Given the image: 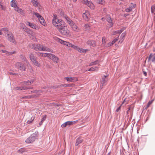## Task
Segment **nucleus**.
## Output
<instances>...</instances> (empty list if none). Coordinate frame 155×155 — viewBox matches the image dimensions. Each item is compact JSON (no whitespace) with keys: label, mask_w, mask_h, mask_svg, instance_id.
<instances>
[{"label":"nucleus","mask_w":155,"mask_h":155,"mask_svg":"<svg viewBox=\"0 0 155 155\" xmlns=\"http://www.w3.org/2000/svg\"><path fill=\"white\" fill-rule=\"evenodd\" d=\"M31 48L35 50L39 51H45L51 52H53V51L46 46L40 44H32L30 46Z\"/></svg>","instance_id":"obj_1"},{"label":"nucleus","mask_w":155,"mask_h":155,"mask_svg":"<svg viewBox=\"0 0 155 155\" xmlns=\"http://www.w3.org/2000/svg\"><path fill=\"white\" fill-rule=\"evenodd\" d=\"M63 17L74 31L76 32H79L80 31V29L67 15H63Z\"/></svg>","instance_id":"obj_2"},{"label":"nucleus","mask_w":155,"mask_h":155,"mask_svg":"<svg viewBox=\"0 0 155 155\" xmlns=\"http://www.w3.org/2000/svg\"><path fill=\"white\" fill-rule=\"evenodd\" d=\"M52 23L53 25L57 28L61 26H64L65 25V23L63 20L58 19L57 17L55 16L52 19Z\"/></svg>","instance_id":"obj_3"},{"label":"nucleus","mask_w":155,"mask_h":155,"mask_svg":"<svg viewBox=\"0 0 155 155\" xmlns=\"http://www.w3.org/2000/svg\"><path fill=\"white\" fill-rule=\"evenodd\" d=\"M58 29L62 35H65L67 37H70V31L67 28L65 23L64 26H63L60 27L59 28H58Z\"/></svg>","instance_id":"obj_4"},{"label":"nucleus","mask_w":155,"mask_h":155,"mask_svg":"<svg viewBox=\"0 0 155 155\" xmlns=\"http://www.w3.org/2000/svg\"><path fill=\"white\" fill-rule=\"evenodd\" d=\"M38 135V131L35 132L32 134L29 137L27 138L25 140V142L27 143H32L37 139Z\"/></svg>","instance_id":"obj_5"},{"label":"nucleus","mask_w":155,"mask_h":155,"mask_svg":"<svg viewBox=\"0 0 155 155\" xmlns=\"http://www.w3.org/2000/svg\"><path fill=\"white\" fill-rule=\"evenodd\" d=\"M15 67L21 71H25L26 67L25 65L21 62H18L15 64Z\"/></svg>","instance_id":"obj_6"},{"label":"nucleus","mask_w":155,"mask_h":155,"mask_svg":"<svg viewBox=\"0 0 155 155\" xmlns=\"http://www.w3.org/2000/svg\"><path fill=\"white\" fill-rule=\"evenodd\" d=\"M82 2L83 4L86 5L91 9H94V4L90 1L88 0H82Z\"/></svg>","instance_id":"obj_7"},{"label":"nucleus","mask_w":155,"mask_h":155,"mask_svg":"<svg viewBox=\"0 0 155 155\" xmlns=\"http://www.w3.org/2000/svg\"><path fill=\"white\" fill-rule=\"evenodd\" d=\"M8 40L12 42L14 44L16 43V42L15 40L13 34L11 32H9L7 35Z\"/></svg>","instance_id":"obj_8"},{"label":"nucleus","mask_w":155,"mask_h":155,"mask_svg":"<svg viewBox=\"0 0 155 155\" xmlns=\"http://www.w3.org/2000/svg\"><path fill=\"white\" fill-rule=\"evenodd\" d=\"M33 82L32 80H28L27 81L24 82L23 83V85H24V88L25 90L32 89V87H26V85H31Z\"/></svg>","instance_id":"obj_9"},{"label":"nucleus","mask_w":155,"mask_h":155,"mask_svg":"<svg viewBox=\"0 0 155 155\" xmlns=\"http://www.w3.org/2000/svg\"><path fill=\"white\" fill-rule=\"evenodd\" d=\"M26 25H28L31 28L36 30H38L39 29V27L36 25L34 23H31L29 21H27L25 22Z\"/></svg>","instance_id":"obj_10"},{"label":"nucleus","mask_w":155,"mask_h":155,"mask_svg":"<svg viewBox=\"0 0 155 155\" xmlns=\"http://www.w3.org/2000/svg\"><path fill=\"white\" fill-rule=\"evenodd\" d=\"M83 17L85 21H88L91 18L89 12L88 11H86L85 13L83 14Z\"/></svg>","instance_id":"obj_11"},{"label":"nucleus","mask_w":155,"mask_h":155,"mask_svg":"<svg viewBox=\"0 0 155 155\" xmlns=\"http://www.w3.org/2000/svg\"><path fill=\"white\" fill-rule=\"evenodd\" d=\"M64 79H66L68 81L71 82H75L78 81V79L77 77H65Z\"/></svg>","instance_id":"obj_12"},{"label":"nucleus","mask_w":155,"mask_h":155,"mask_svg":"<svg viewBox=\"0 0 155 155\" xmlns=\"http://www.w3.org/2000/svg\"><path fill=\"white\" fill-rule=\"evenodd\" d=\"M86 43L87 45L93 47H95L96 46V42L94 40H89L87 41Z\"/></svg>","instance_id":"obj_13"},{"label":"nucleus","mask_w":155,"mask_h":155,"mask_svg":"<svg viewBox=\"0 0 155 155\" xmlns=\"http://www.w3.org/2000/svg\"><path fill=\"white\" fill-rule=\"evenodd\" d=\"M50 59H51L54 62L57 63L58 62L59 58H58L54 54H51V56H50Z\"/></svg>","instance_id":"obj_14"},{"label":"nucleus","mask_w":155,"mask_h":155,"mask_svg":"<svg viewBox=\"0 0 155 155\" xmlns=\"http://www.w3.org/2000/svg\"><path fill=\"white\" fill-rule=\"evenodd\" d=\"M83 141V140L82 139L81 137H79L76 140V143L75 145L76 146H78L79 144L82 143Z\"/></svg>","instance_id":"obj_15"},{"label":"nucleus","mask_w":155,"mask_h":155,"mask_svg":"<svg viewBox=\"0 0 155 155\" xmlns=\"http://www.w3.org/2000/svg\"><path fill=\"white\" fill-rule=\"evenodd\" d=\"M73 122L70 121H67L64 124H62L61 125V127H66L67 126H70V125H72L73 124Z\"/></svg>","instance_id":"obj_16"},{"label":"nucleus","mask_w":155,"mask_h":155,"mask_svg":"<svg viewBox=\"0 0 155 155\" xmlns=\"http://www.w3.org/2000/svg\"><path fill=\"white\" fill-rule=\"evenodd\" d=\"M51 54L50 53H38V55L40 56L43 57H48L50 58V56H51Z\"/></svg>","instance_id":"obj_17"},{"label":"nucleus","mask_w":155,"mask_h":155,"mask_svg":"<svg viewBox=\"0 0 155 155\" xmlns=\"http://www.w3.org/2000/svg\"><path fill=\"white\" fill-rule=\"evenodd\" d=\"M107 80L106 76H104L102 77L101 81V84H102V86L104 85L105 83L107 82Z\"/></svg>","instance_id":"obj_18"},{"label":"nucleus","mask_w":155,"mask_h":155,"mask_svg":"<svg viewBox=\"0 0 155 155\" xmlns=\"http://www.w3.org/2000/svg\"><path fill=\"white\" fill-rule=\"evenodd\" d=\"M56 40L57 41L61 43V44H63V45H66V46H67V44L68 43V42L63 41V40L60 38H58L56 39Z\"/></svg>","instance_id":"obj_19"},{"label":"nucleus","mask_w":155,"mask_h":155,"mask_svg":"<svg viewBox=\"0 0 155 155\" xmlns=\"http://www.w3.org/2000/svg\"><path fill=\"white\" fill-rule=\"evenodd\" d=\"M107 22L110 24V27H112L113 24L112 23V19L109 16H107Z\"/></svg>","instance_id":"obj_20"},{"label":"nucleus","mask_w":155,"mask_h":155,"mask_svg":"<svg viewBox=\"0 0 155 155\" xmlns=\"http://www.w3.org/2000/svg\"><path fill=\"white\" fill-rule=\"evenodd\" d=\"M126 34L125 33H123L121 35L120 38V40L119 41V43H122L124 40V38L125 36L126 35Z\"/></svg>","instance_id":"obj_21"},{"label":"nucleus","mask_w":155,"mask_h":155,"mask_svg":"<svg viewBox=\"0 0 155 155\" xmlns=\"http://www.w3.org/2000/svg\"><path fill=\"white\" fill-rule=\"evenodd\" d=\"M15 10L22 15L24 14L23 10L17 6L15 9Z\"/></svg>","instance_id":"obj_22"},{"label":"nucleus","mask_w":155,"mask_h":155,"mask_svg":"<svg viewBox=\"0 0 155 155\" xmlns=\"http://www.w3.org/2000/svg\"><path fill=\"white\" fill-rule=\"evenodd\" d=\"M29 58L30 60L32 63L36 60V58L34 54L32 53L30 54Z\"/></svg>","instance_id":"obj_23"},{"label":"nucleus","mask_w":155,"mask_h":155,"mask_svg":"<svg viewBox=\"0 0 155 155\" xmlns=\"http://www.w3.org/2000/svg\"><path fill=\"white\" fill-rule=\"evenodd\" d=\"M11 5L12 7L15 8L17 6L16 3V1L15 0H12L11 1Z\"/></svg>","instance_id":"obj_24"},{"label":"nucleus","mask_w":155,"mask_h":155,"mask_svg":"<svg viewBox=\"0 0 155 155\" xmlns=\"http://www.w3.org/2000/svg\"><path fill=\"white\" fill-rule=\"evenodd\" d=\"M152 57V58L151 59L152 61L153 62H155V54H154L152 56V54H150L148 58L149 60H150Z\"/></svg>","instance_id":"obj_25"},{"label":"nucleus","mask_w":155,"mask_h":155,"mask_svg":"<svg viewBox=\"0 0 155 155\" xmlns=\"http://www.w3.org/2000/svg\"><path fill=\"white\" fill-rule=\"evenodd\" d=\"M15 90H24L25 89L24 88V86L21 87H16L14 88Z\"/></svg>","instance_id":"obj_26"},{"label":"nucleus","mask_w":155,"mask_h":155,"mask_svg":"<svg viewBox=\"0 0 155 155\" xmlns=\"http://www.w3.org/2000/svg\"><path fill=\"white\" fill-rule=\"evenodd\" d=\"M87 51V49H84L82 48H79L78 51L81 53H85Z\"/></svg>","instance_id":"obj_27"},{"label":"nucleus","mask_w":155,"mask_h":155,"mask_svg":"<svg viewBox=\"0 0 155 155\" xmlns=\"http://www.w3.org/2000/svg\"><path fill=\"white\" fill-rule=\"evenodd\" d=\"M31 2L33 5L35 7H37L39 4V3L35 0H31Z\"/></svg>","instance_id":"obj_28"},{"label":"nucleus","mask_w":155,"mask_h":155,"mask_svg":"<svg viewBox=\"0 0 155 155\" xmlns=\"http://www.w3.org/2000/svg\"><path fill=\"white\" fill-rule=\"evenodd\" d=\"M99 61L98 60H96L90 63L89 64V66H92L96 65L99 63Z\"/></svg>","instance_id":"obj_29"},{"label":"nucleus","mask_w":155,"mask_h":155,"mask_svg":"<svg viewBox=\"0 0 155 155\" xmlns=\"http://www.w3.org/2000/svg\"><path fill=\"white\" fill-rule=\"evenodd\" d=\"M41 24L43 25V26H45L46 24L45 23V21L43 18L41 19H40L39 20Z\"/></svg>","instance_id":"obj_30"},{"label":"nucleus","mask_w":155,"mask_h":155,"mask_svg":"<svg viewBox=\"0 0 155 155\" xmlns=\"http://www.w3.org/2000/svg\"><path fill=\"white\" fill-rule=\"evenodd\" d=\"M84 27L85 29V30L86 31H88L90 29V27L89 25L88 24H86L84 25Z\"/></svg>","instance_id":"obj_31"},{"label":"nucleus","mask_w":155,"mask_h":155,"mask_svg":"<svg viewBox=\"0 0 155 155\" xmlns=\"http://www.w3.org/2000/svg\"><path fill=\"white\" fill-rule=\"evenodd\" d=\"M2 30L4 31L5 35H7L8 33L9 32H10V31H8L7 28H2Z\"/></svg>","instance_id":"obj_32"},{"label":"nucleus","mask_w":155,"mask_h":155,"mask_svg":"<svg viewBox=\"0 0 155 155\" xmlns=\"http://www.w3.org/2000/svg\"><path fill=\"white\" fill-rule=\"evenodd\" d=\"M96 2L97 3L103 5L104 4L105 2L104 0H96Z\"/></svg>","instance_id":"obj_33"},{"label":"nucleus","mask_w":155,"mask_h":155,"mask_svg":"<svg viewBox=\"0 0 155 155\" xmlns=\"http://www.w3.org/2000/svg\"><path fill=\"white\" fill-rule=\"evenodd\" d=\"M33 63L37 67H39L41 65L36 60L34 61Z\"/></svg>","instance_id":"obj_34"},{"label":"nucleus","mask_w":155,"mask_h":155,"mask_svg":"<svg viewBox=\"0 0 155 155\" xmlns=\"http://www.w3.org/2000/svg\"><path fill=\"white\" fill-rule=\"evenodd\" d=\"M73 85V84H61V86L62 87H72Z\"/></svg>","instance_id":"obj_35"},{"label":"nucleus","mask_w":155,"mask_h":155,"mask_svg":"<svg viewBox=\"0 0 155 155\" xmlns=\"http://www.w3.org/2000/svg\"><path fill=\"white\" fill-rule=\"evenodd\" d=\"M106 38L105 37H104L102 38V44L105 47V45H106L105 44L106 43Z\"/></svg>","instance_id":"obj_36"},{"label":"nucleus","mask_w":155,"mask_h":155,"mask_svg":"<svg viewBox=\"0 0 155 155\" xmlns=\"http://www.w3.org/2000/svg\"><path fill=\"white\" fill-rule=\"evenodd\" d=\"M98 69V68L97 67H92L91 68V71H97Z\"/></svg>","instance_id":"obj_37"},{"label":"nucleus","mask_w":155,"mask_h":155,"mask_svg":"<svg viewBox=\"0 0 155 155\" xmlns=\"http://www.w3.org/2000/svg\"><path fill=\"white\" fill-rule=\"evenodd\" d=\"M20 25L21 28L23 29H25L26 28V26L23 23H20Z\"/></svg>","instance_id":"obj_38"},{"label":"nucleus","mask_w":155,"mask_h":155,"mask_svg":"<svg viewBox=\"0 0 155 155\" xmlns=\"http://www.w3.org/2000/svg\"><path fill=\"white\" fill-rule=\"evenodd\" d=\"M151 12L155 14V8L154 6H152L151 7Z\"/></svg>","instance_id":"obj_39"},{"label":"nucleus","mask_w":155,"mask_h":155,"mask_svg":"<svg viewBox=\"0 0 155 155\" xmlns=\"http://www.w3.org/2000/svg\"><path fill=\"white\" fill-rule=\"evenodd\" d=\"M113 45V43L112 42H110L108 44H107L105 45V47H110V46Z\"/></svg>","instance_id":"obj_40"},{"label":"nucleus","mask_w":155,"mask_h":155,"mask_svg":"<svg viewBox=\"0 0 155 155\" xmlns=\"http://www.w3.org/2000/svg\"><path fill=\"white\" fill-rule=\"evenodd\" d=\"M0 6H1L0 8L2 10L5 11V7L2 5V3L1 2H0Z\"/></svg>","instance_id":"obj_41"},{"label":"nucleus","mask_w":155,"mask_h":155,"mask_svg":"<svg viewBox=\"0 0 155 155\" xmlns=\"http://www.w3.org/2000/svg\"><path fill=\"white\" fill-rule=\"evenodd\" d=\"M119 36L117 37L116 38H115L112 41L113 44L115 43L118 40V38Z\"/></svg>","instance_id":"obj_42"},{"label":"nucleus","mask_w":155,"mask_h":155,"mask_svg":"<svg viewBox=\"0 0 155 155\" xmlns=\"http://www.w3.org/2000/svg\"><path fill=\"white\" fill-rule=\"evenodd\" d=\"M34 118H35L34 117H32L31 118V120H28L27 121V123H28V124H30L31 123V122H32V121L34 120Z\"/></svg>","instance_id":"obj_43"},{"label":"nucleus","mask_w":155,"mask_h":155,"mask_svg":"<svg viewBox=\"0 0 155 155\" xmlns=\"http://www.w3.org/2000/svg\"><path fill=\"white\" fill-rule=\"evenodd\" d=\"M25 151V150L24 148H21L18 150V152H20L21 153H23Z\"/></svg>","instance_id":"obj_44"},{"label":"nucleus","mask_w":155,"mask_h":155,"mask_svg":"<svg viewBox=\"0 0 155 155\" xmlns=\"http://www.w3.org/2000/svg\"><path fill=\"white\" fill-rule=\"evenodd\" d=\"M72 48L77 50V51H78V49H79V48L77 46H75L73 45V46H72Z\"/></svg>","instance_id":"obj_45"},{"label":"nucleus","mask_w":155,"mask_h":155,"mask_svg":"<svg viewBox=\"0 0 155 155\" xmlns=\"http://www.w3.org/2000/svg\"><path fill=\"white\" fill-rule=\"evenodd\" d=\"M153 101H149L146 107V108H147L148 107H149V106H150V105L152 103Z\"/></svg>","instance_id":"obj_46"},{"label":"nucleus","mask_w":155,"mask_h":155,"mask_svg":"<svg viewBox=\"0 0 155 155\" xmlns=\"http://www.w3.org/2000/svg\"><path fill=\"white\" fill-rule=\"evenodd\" d=\"M0 52L3 53H5L7 54H8V52L7 51L3 50H0Z\"/></svg>","instance_id":"obj_47"},{"label":"nucleus","mask_w":155,"mask_h":155,"mask_svg":"<svg viewBox=\"0 0 155 155\" xmlns=\"http://www.w3.org/2000/svg\"><path fill=\"white\" fill-rule=\"evenodd\" d=\"M46 115H45L44 116H43V117L41 119V121L43 122L46 119Z\"/></svg>","instance_id":"obj_48"},{"label":"nucleus","mask_w":155,"mask_h":155,"mask_svg":"<svg viewBox=\"0 0 155 155\" xmlns=\"http://www.w3.org/2000/svg\"><path fill=\"white\" fill-rule=\"evenodd\" d=\"M132 10V8L131 7H129V8L126 9L125 11L127 12H129Z\"/></svg>","instance_id":"obj_49"},{"label":"nucleus","mask_w":155,"mask_h":155,"mask_svg":"<svg viewBox=\"0 0 155 155\" xmlns=\"http://www.w3.org/2000/svg\"><path fill=\"white\" fill-rule=\"evenodd\" d=\"M34 15H35V16L37 18H38L39 15V13H37V12H34Z\"/></svg>","instance_id":"obj_50"},{"label":"nucleus","mask_w":155,"mask_h":155,"mask_svg":"<svg viewBox=\"0 0 155 155\" xmlns=\"http://www.w3.org/2000/svg\"><path fill=\"white\" fill-rule=\"evenodd\" d=\"M73 45L72 44L70 43L69 42H68L67 44V46L69 47H71L72 48V46H73Z\"/></svg>","instance_id":"obj_51"},{"label":"nucleus","mask_w":155,"mask_h":155,"mask_svg":"<svg viewBox=\"0 0 155 155\" xmlns=\"http://www.w3.org/2000/svg\"><path fill=\"white\" fill-rule=\"evenodd\" d=\"M15 53V51H13V52H8V55H12L13 54H14V53Z\"/></svg>","instance_id":"obj_52"},{"label":"nucleus","mask_w":155,"mask_h":155,"mask_svg":"<svg viewBox=\"0 0 155 155\" xmlns=\"http://www.w3.org/2000/svg\"><path fill=\"white\" fill-rule=\"evenodd\" d=\"M21 58H22L23 60L24 61H26V62L27 63V60L26 59V58L25 57L22 56Z\"/></svg>","instance_id":"obj_53"},{"label":"nucleus","mask_w":155,"mask_h":155,"mask_svg":"<svg viewBox=\"0 0 155 155\" xmlns=\"http://www.w3.org/2000/svg\"><path fill=\"white\" fill-rule=\"evenodd\" d=\"M43 18V17L42 16H41L40 15H39L38 17V18L39 20H40V19H42Z\"/></svg>","instance_id":"obj_54"},{"label":"nucleus","mask_w":155,"mask_h":155,"mask_svg":"<svg viewBox=\"0 0 155 155\" xmlns=\"http://www.w3.org/2000/svg\"><path fill=\"white\" fill-rule=\"evenodd\" d=\"M24 29L25 31H26L27 32H28L30 31V29L27 28L26 27V28L25 29Z\"/></svg>","instance_id":"obj_55"},{"label":"nucleus","mask_w":155,"mask_h":155,"mask_svg":"<svg viewBox=\"0 0 155 155\" xmlns=\"http://www.w3.org/2000/svg\"><path fill=\"white\" fill-rule=\"evenodd\" d=\"M120 107H121V106H120L119 107H118L116 110V111L117 112H118L119 110H120Z\"/></svg>","instance_id":"obj_56"},{"label":"nucleus","mask_w":155,"mask_h":155,"mask_svg":"<svg viewBox=\"0 0 155 155\" xmlns=\"http://www.w3.org/2000/svg\"><path fill=\"white\" fill-rule=\"evenodd\" d=\"M117 31H114L113 33L112 34V35H116L117 34Z\"/></svg>","instance_id":"obj_57"},{"label":"nucleus","mask_w":155,"mask_h":155,"mask_svg":"<svg viewBox=\"0 0 155 155\" xmlns=\"http://www.w3.org/2000/svg\"><path fill=\"white\" fill-rule=\"evenodd\" d=\"M130 7H131V8H134V5L133 4H131V6H130Z\"/></svg>","instance_id":"obj_58"},{"label":"nucleus","mask_w":155,"mask_h":155,"mask_svg":"<svg viewBox=\"0 0 155 155\" xmlns=\"http://www.w3.org/2000/svg\"><path fill=\"white\" fill-rule=\"evenodd\" d=\"M143 74H144V75L145 76H147V73L145 71H143Z\"/></svg>","instance_id":"obj_59"},{"label":"nucleus","mask_w":155,"mask_h":155,"mask_svg":"<svg viewBox=\"0 0 155 155\" xmlns=\"http://www.w3.org/2000/svg\"><path fill=\"white\" fill-rule=\"evenodd\" d=\"M117 31V33H118V34H120L122 32L121 30H118Z\"/></svg>","instance_id":"obj_60"},{"label":"nucleus","mask_w":155,"mask_h":155,"mask_svg":"<svg viewBox=\"0 0 155 155\" xmlns=\"http://www.w3.org/2000/svg\"><path fill=\"white\" fill-rule=\"evenodd\" d=\"M43 122L41 121V122H40L39 123V125H41L42 124V123H43Z\"/></svg>","instance_id":"obj_61"},{"label":"nucleus","mask_w":155,"mask_h":155,"mask_svg":"<svg viewBox=\"0 0 155 155\" xmlns=\"http://www.w3.org/2000/svg\"><path fill=\"white\" fill-rule=\"evenodd\" d=\"M2 30H1L0 29V35H2Z\"/></svg>","instance_id":"obj_62"},{"label":"nucleus","mask_w":155,"mask_h":155,"mask_svg":"<svg viewBox=\"0 0 155 155\" xmlns=\"http://www.w3.org/2000/svg\"><path fill=\"white\" fill-rule=\"evenodd\" d=\"M4 47V46L0 44V47Z\"/></svg>","instance_id":"obj_63"},{"label":"nucleus","mask_w":155,"mask_h":155,"mask_svg":"<svg viewBox=\"0 0 155 155\" xmlns=\"http://www.w3.org/2000/svg\"><path fill=\"white\" fill-rule=\"evenodd\" d=\"M101 20H102L103 21H104L105 20V18H101Z\"/></svg>","instance_id":"obj_64"}]
</instances>
